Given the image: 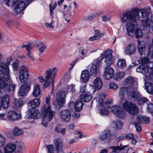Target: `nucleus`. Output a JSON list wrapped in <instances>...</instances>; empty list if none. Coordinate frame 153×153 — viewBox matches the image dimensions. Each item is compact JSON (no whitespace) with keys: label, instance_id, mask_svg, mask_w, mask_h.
Segmentation results:
<instances>
[{"label":"nucleus","instance_id":"c9c22d12","mask_svg":"<svg viewBox=\"0 0 153 153\" xmlns=\"http://www.w3.org/2000/svg\"><path fill=\"white\" fill-rule=\"evenodd\" d=\"M80 99L82 101L84 102H88L92 98L90 94H83L80 96Z\"/></svg>","mask_w":153,"mask_h":153},{"label":"nucleus","instance_id":"c03bdc74","mask_svg":"<svg viewBox=\"0 0 153 153\" xmlns=\"http://www.w3.org/2000/svg\"><path fill=\"white\" fill-rule=\"evenodd\" d=\"M13 103L17 107H20L23 104V102L22 100L19 99H13Z\"/></svg>","mask_w":153,"mask_h":153},{"label":"nucleus","instance_id":"4d7b16f0","mask_svg":"<svg viewBox=\"0 0 153 153\" xmlns=\"http://www.w3.org/2000/svg\"><path fill=\"white\" fill-rule=\"evenodd\" d=\"M118 87L117 85L115 83H111L109 84V88L114 89H117Z\"/></svg>","mask_w":153,"mask_h":153},{"label":"nucleus","instance_id":"13d9d810","mask_svg":"<svg viewBox=\"0 0 153 153\" xmlns=\"http://www.w3.org/2000/svg\"><path fill=\"white\" fill-rule=\"evenodd\" d=\"M75 133L76 135H79L78 136V137L79 138H82L85 137L82 134L81 131H75Z\"/></svg>","mask_w":153,"mask_h":153},{"label":"nucleus","instance_id":"423d86ee","mask_svg":"<svg viewBox=\"0 0 153 153\" xmlns=\"http://www.w3.org/2000/svg\"><path fill=\"white\" fill-rule=\"evenodd\" d=\"M15 85L13 83L10 77H0V89H3L6 92L13 91Z\"/></svg>","mask_w":153,"mask_h":153},{"label":"nucleus","instance_id":"2f4dec72","mask_svg":"<svg viewBox=\"0 0 153 153\" xmlns=\"http://www.w3.org/2000/svg\"><path fill=\"white\" fill-rule=\"evenodd\" d=\"M41 92V90L39 85L38 84L34 85L32 94L35 97L39 96Z\"/></svg>","mask_w":153,"mask_h":153},{"label":"nucleus","instance_id":"9d476101","mask_svg":"<svg viewBox=\"0 0 153 153\" xmlns=\"http://www.w3.org/2000/svg\"><path fill=\"white\" fill-rule=\"evenodd\" d=\"M124 109L129 114L134 115L138 112L139 109L137 106L131 102L126 101L123 104Z\"/></svg>","mask_w":153,"mask_h":153},{"label":"nucleus","instance_id":"4c0bfd02","mask_svg":"<svg viewBox=\"0 0 153 153\" xmlns=\"http://www.w3.org/2000/svg\"><path fill=\"white\" fill-rule=\"evenodd\" d=\"M23 130L17 127H15L13 130V133L15 136H19L22 134Z\"/></svg>","mask_w":153,"mask_h":153},{"label":"nucleus","instance_id":"72a5a7b5","mask_svg":"<svg viewBox=\"0 0 153 153\" xmlns=\"http://www.w3.org/2000/svg\"><path fill=\"white\" fill-rule=\"evenodd\" d=\"M39 42H32L29 43L27 46L26 49L29 52H30V51L31 50L33 47H36L39 46L38 44Z\"/></svg>","mask_w":153,"mask_h":153},{"label":"nucleus","instance_id":"ddd939ff","mask_svg":"<svg viewBox=\"0 0 153 153\" xmlns=\"http://www.w3.org/2000/svg\"><path fill=\"white\" fill-rule=\"evenodd\" d=\"M111 111L117 116L122 119H124L126 116V114L123 108L118 105L114 106L111 107Z\"/></svg>","mask_w":153,"mask_h":153},{"label":"nucleus","instance_id":"9b49d317","mask_svg":"<svg viewBox=\"0 0 153 153\" xmlns=\"http://www.w3.org/2000/svg\"><path fill=\"white\" fill-rule=\"evenodd\" d=\"M66 94L62 91L58 92L56 95V103L55 104V108L59 109L64 104L65 102V97Z\"/></svg>","mask_w":153,"mask_h":153},{"label":"nucleus","instance_id":"4be33fe9","mask_svg":"<svg viewBox=\"0 0 153 153\" xmlns=\"http://www.w3.org/2000/svg\"><path fill=\"white\" fill-rule=\"evenodd\" d=\"M7 118L9 120L14 121L19 118L20 116L16 111H9L7 114Z\"/></svg>","mask_w":153,"mask_h":153},{"label":"nucleus","instance_id":"5701e85b","mask_svg":"<svg viewBox=\"0 0 153 153\" xmlns=\"http://www.w3.org/2000/svg\"><path fill=\"white\" fill-rule=\"evenodd\" d=\"M1 106L4 109H7L9 105V100L8 96L5 95L3 96L1 99Z\"/></svg>","mask_w":153,"mask_h":153},{"label":"nucleus","instance_id":"58836bf2","mask_svg":"<svg viewBox=\"0 0 153 153\" xmlns=\"http://www.w3.org/2000/svg\"><path fill=\"white\" fill-rule=\"evenodd\" d=\"M112 124L113 127L117 129L121 128L123 125L122 122L120 121H114L112 122Z\"/></svg>","mask_w":153,"mask_h":153},{"label":"nucleus","instance_id":"bf43d9fd","mask_svg":"<svg viewBox=\"0 0 153 153\" xmlns=\"http://www.w3.org/2000/svg\"><path fill=\"white\" fill-rule=\"evenodd\" d=\"M134 125L137 131L139 132L141 131V128L140 123L138 122H134Z\"/></svg>","mask_w":153,"mask_h":153},{"label":"nucleus","instance_id":"052dcab7","mask_svg":"<svg viewBox=\"0 0 153 153\" xmlns=\"http://www.w3.org/2000/svg\"><path fill=\"white\" fill-rule=\"evenodd\" d=\"M44 25L46 27L50 28H53L54 27V24L53 22L52 21H51L50 24L48 23H45L44 24Z\"/></svg>","mask_w":153,"mask_h":153},{"label":"nucleus","instance_id":"aec40b11","mask_svg":"<svg viewBox=\"0 0 153 153\" xmlns=\"http://www.w3.org/2000/svg\"><path fill=\"white\" fill-rule=\"evenodd\" d=\"M124 50L126 54L130 55L134 54L135 52L136 49L134 45L129 44L125 47Z\"/></svg>","mask_w":153,"mask_h":153},{"label":"nucleus","instance_id":"774afa93","mask_svg":"<svg viewBox=\"0 0 153 153\" xmlns=\"http://www.w3.org/2000/svg\"><path fill=\"white\" fill-rule=\"evenodd\" d=\"M27 56L29 59L31 61H34L35 60L33 56L31 54L30 52H29L27 54Z\"/></svg>","mask_w":153,"mask_h":153},{"label":"nucleus","instance_id":"a19ab883","mask_svg":"<svg viewBox=\"0 0 153 153\" xmlns=\"http://www.w3.org/2000/svg\"><path fill=\"white\" fill-rule=\"evenodd\" d=\"M55 131L57 133H60L62 135H64L65 134V129L62 128L59 125L56 126L55 128Z\"/></svg>","mask_w":153,"mask_h":153},{"label":"nucleus","instance_id":"4468645a","mask_svg":"<svg viewBox=\"0 0 153 153\" xmlns=\"http://www.w3.org/2000/svg\"><path fill=\"white\" fill-rule=\"evenodd\" d=\"M9 61L7 63H1L0 65V71L1 74L7 77H10L9 74V64L12 60L11 58H10Z\"/></svg>","mask_w":153,"mask_h":153},{"label":"nucleus","instance_id":"dca6fc26","mask_svg":"<svg viewBox=\"0 0 153 153\" xmlns=\"http://www.w3.org/2000/svg\"><path fill=\"white\" fill-rule=\"evenodd\" d=\"M59 114L61 120L63 122H68L71 118V112L68 109L60 111Z\"/></svg>","mask_w":153,"mask_h":153},{"label":"nucleus","instance_id":"6e6d98bb","mask_svg":"<svg viewBox=\"0 0 153 153\" xmlns=\"http://www.w3.org/2000/svg\"><path fill=\"white\" fill-rule=\"evenodd\" d=\"M125 76V73L121 72L117 73L116 75V78L117 79H120L123 78Z\"/></svg>","mask_w":153,"mask_h":153},{"label":"nucleus","instance_id":"603ef678","mask_svg":"<svg viewBox=\"0 0 153 153\" xmlns=\"http://www.w3.org/2000/svg\"><path fill=\"white\" fill-rule=\"evenodd\" d=\"M94 36L96 38L97 37V39L98 40L100 39V38L104 36L103 33H100L98 30H95V34Z\"/></svg>","mask_w":153,"mask_h":153},{"label":"nucleus","instance_id":"49530a36","mask_svg":"<svg viewBox=\"0 0 153 153\" xmlns=\"http://www.w3.org/2000/svg\"><path fill=\"white\" fill-rule=\"evenodd\" d=\"M101 14V13H94V14H93L90 16L86 17L85 18V19L86 20H88L92 19H93L100 15Z\"/></svg>","mask_w":153,"mask_h":153},{"label":"nucleus","instance_id":"f03ea898","mask_svg":"<svg viewBox=\"0 0 153 153\" xmlns=\"http://www.w3.org/2000/svg\"><path fill=\"white\" fill-rule=\"evenodd\" d=\"M128 12L134 13V14L136 18L137 16H139L140 18L145 19L142 21V25L144 27H147L150 32H153V15L151 16L150 21H149L148 16L150 13L151 10L149 7L140 9L133 8L130 11H127L123 13L122 16H123L124 14Z\"/></svg>","mask_w":153,"mask_h":153},{"label":"nucleus","instance_id":"1a4fd4ad","mask_svg":"<svg viewBox=\"0 0 153 153\" xmlns=\"http://www.w3.org/2000/svg\"><path fill=\"white\" fill-rule=\"evenodd\" d=\"M135 86H129L128 88L127 96L129 99L132 101L137 100L140 96V94Z\"/></svg>","mask_w":153,"mask_h":153},{"label":"nucleus","instance_id":"393cba45","mask_svg":"<svg viewBox=\"0 0 153 153\" xmlns=\"http://www.w3.org/2000/svg\"><path fill=\"white\" fill-rule=\"evenodd\" d=\"M94 86L96 90H99L102 86V82L101 79L99 77H96L93 82Z\"/></svg>","mask_w":153,"mask_h":153},{"label":"nucleus","instance_id":"e2e57ef3","mask_svg":"<svg viewBox=\"0 0 153 153\" xmlns=\"http://www.w3.org/2000/svg\"><path fill=\"white\" fill-rule=\"evenodd\" d=\"M148 55L150 58L153 59V50L151 48H149Z\"/></svg>","mask_w":153,"mask_h":153},{"label":"nucleus","instance_id":"412c9836","mask_svg":"<svg viewBox=\"0 0 153 153\" xmlns=\"http://www.w3.org/2000/svg\"><path fill=\"white\" fill-rule=\"evenodd\" d=\"M26 7L25 2L24 1H18L15 6V10L18 13H21Z\"/></svg>","mask_w":153,"mask_h":153},{"label":"nucleus","instance_id":"b1692460","mask_svg":"<svg viewBox=\"0 0 153 153\" xmlns=\"http://www.w3.org/2000/svg\"><path fill=\"white\" fill-rule=\"evenodd\" d=\"M137 84V82L134 78L131 76L128 77L126 79L124 83V85H128L129 86H136Z\"/></svg>","mask_w":153,"mask_h":153},{"label":"nucleus","instance_id":"39448f33","mask_svg":"<svg viewBox=\"0 0 153 153\" xmlns=\"http://www.w3.org/2000/svg\"><path fill=\"white\" fill-rule=\"evenodd\" d=\"M105 98V94L103 93H99L97 94L96 99L98 105L102 108L100 111V113L102 115H108L109 113L108 111L105 109L109 107L110 104L112 102L111 99H107L103 104V99Z\"/></svg>","mask_w":153,"mask_h":153},{"label":"nucleus","instance_id":"680f3d73","mask_svg":"<svg viewBox=\"0 0 153 153\" xmlns=\"http://www.w3.org/2000/svg\"><path fill=\"white\" fill-rule=\"evenodd\" d=\"M147 109L149 112L152 113H153V104H149L148 105Z\"/></svg>","mask_w":153,"mask_h":153},{"label":"nucleus","instance_id":"f704fd0d","mask_svg":"<svg viewBox=\"0 0 153 153\" xmlns=\"http://www.w3.org/2000/svg\"><path fill=\"white\" fill-rule=\"evenodd\" d=\"M145 88L147 92L150 94H153V84L150 82H147L145 85Z\"/></svg>","mask_w":153,"mask_h":153},{"label":"nucleus","instance_id":"20e7f679","mask_svg":"<svg viewBox=\"0 0 153 153\" xmlns=\"http://www.w3.org/2000/svg\"><path fill=\"white\" fill-rule=\"evenodd\" d=\"M57 71L58 69L56 67L49 68L45 71V79L41 76L38 77L39 82L42 83L44 82L43 85L44 88H46L48 87L51 83L52 84H53L56 76Z\"/></svg>","mask_w":153,"mask_h":153},{"label":"nucleus","instance_id":"2eb2a0df","mask_svg":"<svg viewBox=\"0 0 153 153\" xmlns=\"http://www.w3.org/2000/svg\"><path fill=\"white\" fill-rule=\"evenodd\" d=\"M31 84L27 82L22 85L19 91V94L21 96L25 95L28 92L30 88Z\"/></svg>","mask_w":153,"mask_h":153},{"label":"nucleus","instance_id":"7ed1b4c3","mask_svg":"<svg viewBox=\"0 0 153 153\" xmlns=\"http://www.w3.org/2000/svg\"><path fill=\"white\" fill-rule=\"evenodd\" d=\"M50 97L48 96L46 98V104L42 108V125L45 127H46L48 123L51 121L53 117L54 116L55 112L51 110L50 105Z\"/></svg>","mask_w":153,"mask_h":153},{"label":"nucleus","instance_id":"5fc2aeb1","mask_svg":"<svg viewBox=\"0 0 153 153\" xmlns=\"http://www.w3.org/2000/svg\"><path fill=\"white\" fill-rule=\"evenodd\" d=\"M48 153H53V145H47L46 146Z\"/></svg>","mask_w":153,"mask_h":153},{"label":"nucleus","instance_id":"a18cd8bd","mask_svg":"<svg viewBox=\"0 0 153 153\" xmlns=\"http://www.w3.org/2000/svg\"><path fill=\"white\" fill-rule=\"evenodd\" d=\"M13 69L14 70L17 71L19 69V62L18 60H16L13 61L12 64Z\"/></svg>","mask_w":153,"mask_h":153},{"label":"nucleus","instance_id":"a878e982","mask_svg":"<svg viewBox=\"0 0 153 153\" xmlns=\"http://www.w3.org/2000/svg\"><path fill=\"white\" fill-rule=\"evenodd\" d=\"M137 48L139 53L141 55L145 54V45L143 42L139 41L138 42Z\"/></svg>","mask_w":153,"mask_h":153},{"label":"nucleus","instance_id":"de8ad7c7","mask_svg":"<svg viewBox=\"0 0 153 153\" xmlns=\"http://www.w3.org/2000/svg\"><path fill=\"white\" fill-rule=\"evenodd\" d=\"M148 66H149V74H152L153 75V61H151L148 63Z\"/></svg>","mask_w":153,"mask_h":153},{"label":"nucleus","instance_id":"f257e3e1","mask_svg":"<svg viewBox=\"0 0 153 153\" xmlns=\"http://www.w3.org/2000/svg\"><path fill=\"white\" fill-rule=\"evenodd\" d=\"M134 13L128 12L124 14L123 16L120 17L121 21L123 23L128 22L126 23L127 34L129 36H133L134 35L136 38H140L143 35L142 30L138 28H135L136 25V18Z\"/></svg>","mask_w":153,"mask_h":153},{"label":"nucleus","instance_id":"338daca9","mask_svg":"<svg viewBox=\"0 0 153 153\" xmlns=\"http://www.w3.org/2000/svg\"><path fill=\"white\" fill-rule=\"evenodd\" d=\"M84 48H80L79 50V53L82 55V56H81V57H84V58L85 57V53L84 52Z\"/></svg>","mask_w":153,"mask_h":153},{"label":"nucleus","instance_id":"0eeeda50","mask_svg":"<svg viewBox=\"0 0 153 153\" xmlns=\"http://www.w3.org/2000/svg\"><path fill=\"white\" fill-rule=\"evenodd\" d=\"M138 62L142 64L136 68V71L143 74H145L149 71V66H148L149 59L147 57L140 58L138 61Z\"/></svg>","mask_w":153,"mask_h":153},{"label":"nucleus","instance_id":"c756f323","mask_svg":"<svg viewBox=\"0 0 153 153\" xmlns=\"http://www.w3.org/2000/svg\"><path fill=\"white\" fill-rule=\"evenodd\" d=\"M111 134L109 131L105 130L100 137V139L101 140H109Z\"/></svg>","mask_w":153,"mask_h":153},{"label":"nucleus","instance_id":"f3484780","mask_svg":"<svg viewBox=\"0 0 153 153\" xmlns=\"http://www.w3.org/2000/svg\"><path fill=\"white\" fill-rule=\"evenodd\" d=\"M54 146L55 151L56 153H64L63 150L62 140L60 138H57L54 141Z\"/></svg>","mask_w":153,"mask_h":153},{"label":"nucleus","instance_id":"c85d7f7f","mask_svg":"<svg viewBox=\"0 0 153 153\" xmlns=\"http://www.w3.org/2000/svg\"><path fill=\"white\" fill-rule=\"evenodd\" d=\"M39 113V111L36 109H29L28 111L29 115L32 119H35L37 118Z\"/></svg>","mask_w":153,"mask_h":153},{"label":"nucleus","instance_id":"8fccbe9b","mask_svg":"<svg viewBox=\"0 0 153 153\" xmlns=\"http://www.w3.org/2000/svg\"><path fill=\"white\" fill-rule=\"evenodd\" d=\"M40 45L41 47L39 49V55H40L42 53L46 48V45L42 42L40 43Z\"/></svg>","mask_w":153,"mask_h":153},{"label":"nucleus","instance_id":"f8f14e48","mask_svg":"<svg viewBox=\"0 0 153 153\" xmlns=\"http://www.w3.org/2000/svg\"><path fill=\"white\" fill-rule=\"evenodd\" d=\"M102 59L105 58V62L107 66H110L114 62V58L112 56V51L111 50L104 51L101 56Z\"/></svg>","mask_w":153,"mask_h":153},{"label":"nucleus","instance_id":"3c124183","mask_svg":"<svg viewBox=\"0 0 153 153\" xmlns=\"http://www.w3.org/2000/svg\"><path fill=\"white\" fill-rule=\"evenodd\" d=\"M5 143V139L4 136L0 134V147L3 146Z\"/></svg>","mask_w":153,"mask_h":153},{"label":"nucleus","instance_id":"37998d69","mask_svg":"<svg viewBox=\"0 0 153 153\" xmlns=\"http://www.w3.org/2000/svg\"><path fill=\"white\" fill-rule=\"evenodd\" d=\"M128 88L122 87L120 88L119 95L121 98L124 96V94L126 93L127 94Z\"/></svg>","mask_w":153,"mask_h":153},{"label":"nucleus","instance_id":"864d4df0","mask_svg":"<svg viewBox=\"0 0 153 153\" xmlns=\"http://www.w3.org/2000/svg\"><path fill=\"white\" fill-rule=\"evenodd\" d=\"M139 119L141 121H143L146 123H148L149 121V118L146 117L142 116Z\"/></svg>","mask_w":153,"mask_h":153},{"label":"nucleus","instance_id":"0e129e2a","mask_svg":"<svg viewBox=\"0 0 153 153\" xmlns=\"http://www.w3.org/2000/svg\"><path fill=\"white\" fill-rule=\"evenodd\" d=\"M57 5V4L56 3H55L53 7H52L51 5V4L49 5V9L51 13L55 9Z\"/></svg>","mask_w":153,"mask_h":153},{"label":"nucleus","instance_id":"cd10ccee","mask_svg":"<svg viewBox=\"0 0 153 153\" xmlns=\"http://www.w3.org/2000/svg\"><path fill=\"white\" fill-rule=\"evenodd\" d=\"M89 73L88 71L85 70L82 71L81 75V80L82 82H85L89 79Z\"/></svg>","mask_w":153,"mask_h":153},{"label":"nucleus","instance_id":"e433bc0d","mask_svg":"<svg viewBox=\"0 0 153 153\" xmlns=\"http://www.w3.org/2000/svg\"><path fill=\"white\" fill-rule=\"evenodd\" d=\"M126 139L129 140H131L132 144L135 145L137 142V140L135 139L134 135L131 133H129L126 136Z\"/></svg>","mask_w":153,"mask_h":153},{"label":"nucleus","instance_id":"09e8293b","mask_svg":"<svg viewBox=\"0 0 153 153\" xmlns=\"http://www.w3.org/2000/svg\"><path fill=\"white\" fill-rule=\"evenodd\" d=\"M149 102V101L147 99L141 98L139 100L138 103V105H141L145 103L148 104Z\"/></svg>","mask_w":153,"mask_h":153},{"label":"nucleus","instance_id":"473e14b6","mask_svg":"<svg viewBox=\"0 0 153 153\" xmlns=\"http://www.w3.org/2000/svg\"><path fill=\"white\" fill-rule=\"evenodd\" d=\"M83 106V103L79 100H77L74 105V107L76 111L79 112L82 109Z\"/></svg>","mask_w":153,"mask_h":153},{"label":"nucleus","instance_id":"79ce46f5","mask_svg":"<svg viewBox=\"0 0 153 153\" xmlns=\"http://www.w3.org/2000/svg\"><path fill=\"white\" fill-rule=\"evenodd\" d=\"M117 65L120 68L125 67L126 66V61L123 59H119L118 61Z\"/></svg>","mask_w":153,"mask_h":153},{"label":"nucleus","instance_id":"a211bd4d","mask_svg":"<svg viewBox=\"0 0 153 153\" xmlns=\"http://www.w3.org/2000/svg\"><path fill=\"white\" fill-rule=\"evenodd\" d=\"M122 145L120 144V146H112L110 148L112 149L111 151L114 153H127L128 152V149H126L127 146H124L121 147Z\"/></svg>","mask_w":153,"mask_h":153},{"label":"nucleus","instance_id":"69168bd1","mask_svg":"<svg viewBox=\"0 0 153 153\" xmlns=\"http://www.w3.org/2000/svg\"><path fill=\"white\" fill-rule=\"evenodd\" d=\"M74 86L75 85H70L68 86V90H70V91L72 92H74L75 91V89H74Z\"/></svg>","mask_w":153,"mask_h":153},{"label":"nucleus","instance_id":"bb28decb","mask_svg":"<svg viewBox=\"0 0 153 153\" xmlns=\"http://www.w3.org/2000/svg\"><path fill=\"white\" fill-rule=\"evenodd\" d=\"M16 145L12 143L7 144L4 148V151L5 153H10L13 152L15 150Z\"/></svg>","mask_w":153,"mask_h":153},{"label":"nucleus","instance_id":"6ab92c4d","mask_svg":"<svg viewBox=\"0 0 153 153\" xmlns=\"http://www.w3.org/2000/svg\"><path fill=\"white\" fill-rule=\"evenodd\" d=\"M114 73L113 69L110 66H106L103 74L104 77L106 79H109L113 76Z\"/></svg>","mask_w":153,"mask_h":153},{"label":"nucleus","instance_id":"ea45409f","mask_svg":"<svg viewBox=\"0 0 153 153\" xmlns=\"http://www.w3.org/2000/svg\"><path fill=\"white\" fill-rule=\"evenodd\" d=\"M97 66L95 64H92L90 68V73L91 74L95 76L97 74Z\"/></svg>","mask_w":153,"mask_h":153},{"label":"nucleus","instance_id":"7c9ffc66","mask_svg":"<svg viewBox=\"0 0 153 153\" xmlns=\"http://www.w3.org/2000/svg\"><path fill=\"white\" fill-rule=\"evenodd\" d=\"M40 104V102L38 99H35L29 101L27 104L30 106L32 108H34L39 106Z\"/></svg>","mask_w":153,"mask_h":153},{"label":"nucleus","instance_id":"6e6552de","mask_svg":"<svg viewBox=\"0 0 153 153\" xmlns=\"http://www.w3.org/2000/svg\"><path fill=\"white\" fill-rule=\"evenodd\" d=\"M20 82L23 83L27 81L29 77L28 70L27 67L24 65L20 66L18 74Z\"/></svg>","mask_w":153,"mask_h":153}]
</instances>
